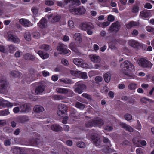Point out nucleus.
<instances>
[{
	"label": "nucleus",
	"mask_w": 154,
	"mask_h": 154,
	"mask_svg": "<svg viewBox=\"0 0 154 154\" xmlns=\"http://www.w3.org/2000/svg\"><path fill=\"white\" fill-rule=\"evenodd\" d=\"M79 77H81L83 79H86L87 78V73L85 72L80 71L79 73Z\"/></svg>",
	"instance_id": "c03bdc74"
},
{
	"label": "nucleus",
	"mask_w": 154,
	"mask_h": 154,
	"mask_svg": "<svg viewBox=\"0 0 154 154\" xmlns=\"http://www.w3.org/2000/svg\"><path fill=\"white\" fill-rule=\"evenodd\" d=\"M62 63L64 66H67L69 65V63L68 60L64 58L61 60Z\"/></svg>",
	"instance_id": "6e6d98bb"
},
{
	"label": "nucleus",
	"mask_w": 154,
	"mask_h": 154,
	"mask_svg": "<svg viewBox=\"0 0 154 154\" xmlns=\"http://www.w3.org/2000/svg\"><path fill=\"white\" fill-rule=\"evenodd\" d=\"M128 44L130 46L134 48H138L141 45V43L134 40H131L129 41Z\"/></svg>",
	"instance_id": "a211bd4d"
},
{
	"label": "nucleus",
	"mask_w": 154,
	"mask_h": 154,
	"mask_svg": "<svg viewBox=\"0 0 154 154\" xmlns=\"http://www.w3.org/2000/svg\"><path fill=\"white\" fill-rule=\"evenodd\" d=\"M152 5L149 3H146L144 5V7L147 9H150L152 8Z\"/></svg>",
	"instance_id": "680f3d73"
},
{
	"label": "nucleus",
	"mask_w": 154,
	"mask_h": 154,
	"mask_svg": "<svg viewBox=\"0 0 154 154\" xmlns=\"http://www.w3.org/2000/svg\"><path fill=\"white\" fill-rule=\"evenodd\" d=\"M137 154H144V151L143 149L139 148L136 150Z\"/></svg>",
	"instance_id": "bf43d9fd"
},
{
	"label": "nucleus",
	"mask_w": 154,
	"mask_h": 154,
	"mask_svg": "<svg viewBox=\"0 0 154 154\" xmlns=\"http://www.w3.org/2000/svg\"><path fill=\"white\" fill-rule=\"evenodd\" d=\"M37 53L43 59H45L49 57V54L48 53H44L42 51H38Z\"/></svg>",
	"instance_id": "5701e85b"
},
{
	"label": "nucleus",
	"mask_w": 154,
	"mask_h": 154,
	"mask_svg": "<svg viewBox=\"0 0 154 154\" xmlns=\"http://www.w3.org/2000/svg\"><path fill=\"white\" fill-rule=\"evenodd\" d=\"M0 112L1 113V115L2 116H5L10 113L8 109L1 111Z\"/></svg>",
	"instance_id": "49530a36"
},
{
	"label": "nucleus",
	"mask_w": 154,
	"mask_h": 154,
	"mask_svg": "<svg viewBox=\"0 0 154 154\" xmlns=\"http://www.w3.org/2000/svg\"><path fill=\"white\" fill-rule=\"evenodd\" d=\"M17 104L15 103H12L8 101L4 100L1 98H0V106L3 107H11L13 106H16Z\"/></svg>",
	"instance_id": "ddd939ff"
},
{
	"label": "nucleus",
	"mask_w": 154,
	"mask_h": 154,
	"mask_svg": "<svg viewBox=\"0 0 154 154\" xmlns=\"http://www.w3.org/2000/svg\"><path fill=\"white\" fill-rule=\"evenodd\" d=\"M12 151H13V152L14 153L22 152L21 149L18 147L14 148L13 149H12Z\"/></svg>",
	"instance_id": "3c124183"
},
{
	"label": "nucleus",
	"mask_w": 154,
	"mask_h": 154,
	"mask_svg": "<svg viewBox=\"0 0 154 154\" xmlns=\"http://www.w3.org/2000/svg\"><path fill=\"white\" fill-rule=\"evenodd\" d=\"M11 75L14 77H17L20 76L22 74L20 72L16 71H12L11 72Z\"/></svg>",
	"instance_id": "f704fd0d"
},
{
	"label": "nucleus",
	"mask_w": 154,
	"mask_h": 154,
	"mask_svg": "<svg viewBox=\"0 0 154 154\" xmlns=\"http://www.w3.org/2000/svg\"><path fill=\"white\" fill-rule=\"evenodd\" d=\"M20 107L19 108L18 107H16L13 109V111L15 113H17L20 112Z\"/></svg>",
	"instance_id": "052dcab7"
},
{
	"label": "nucleus",
	"mask_w": 154,
	"mask_h": 154,
	"mask_svg": "<svg viewBox=\"0 0 154 154\" xmlns=\"http://www.w3.org/2000/svg\"><path fill=\"white\" fill-rule=\"evenodd\" d=\"M120 25L118 22L113 23L109 28V31L111 32H116L119 29Z\"/></svg>",
	"instance_id": "2eb2a0df"
},
{
	"label": "nucleus",
	"mask_w": 154,
	"mask_h": 154,
	"mask_svg": "<svg viewBox=\"0 0 154 154\" xmlns=\"http://www.w3.org/2000/svg\"><path fill=\"white\" fill-rule=\"evenodd\" d=\"M48 19L52 22H54L58 21L60 18V17L59 15H55L50 14L48 15Z\"/></svg>",
	"instance_id": "412c9836"
},
{
	"label": "nucleus",
	"mask_w": 154,
	"mask_h": 154,
	"mask_svg": "<svg viewBox=\"0 0 154 154\" xmlns=\"http://www.w3.org/2000/svg\"><path fill=\"white\" fill-rule=\"evenodd\" d=\"M68 119V118L67 116H66L64 117L62 120V123L64 124H66L67 123Z\"/></svg>",
	"instance_id": "774afa93"
},
{
	"label": "nucleus",
	"mask_w": 154,
	"mask_h": 154,
	"mask_svg": "<svg viewBox=\"0 0 154 154\" xmlns=\"http://www.w3.org/2000/svg\"><path fill=\"white\" fill-rule=\"evenodd\" d=\"M86 88L85 85L83 84L82 81H79L75 84V91L79 94L82 93L83 90L85 89Z\"/></svg>",
	"instance_id": "0eeeda50"
},
{
	"label": "nucleus",
	"mask_w": 154,
	"mask_h": 154,
	"mask_svg": "<svg viewBox=\"0 0 154 154\" xmlns=\"http://www.w3.org/2000/svg\"><path fill=\"white\" fill-rule=\"evenodd\" d=\"M57 5L61 7H66V5H65V3L64 2V3L60 1H58L57 3Z\"/></svg>",
	"instance_id": "69168bd1"
},
{
	"label": "nucleus",
	"mask_w": 154,
	"mask_h": 154,
	"mask_svg": "<svg viewBox=\"0 0 154 154\" xmlns=\"http://www.w3.org/2000/svg\"><path fill=\"white\" fill-rule=\"evenodd\" d=\"M7 82H6L3 80H1L0 81V89H4L6 86Z\"/></svg>",
	"instance_id": "c9c22d12"
},
{
	"label": "nucleus",
	"mask_w": 154,
	"mask_h": 154,
	"mask_svg": "<svg viewBox=\"0 0 154 154\" xmlns=\"http://www.w3.org/2000/svg\"><path fill=\"white\" fill-rule=\"evenodd\" d=\"M68 25L69 27L73 28L74 27V24L72 20H70L68 22Z\"/></svg>",
	"instance_id": "13d9d810"
},
{
	"label": "nucleus",
	"mask_w": 154,
	"mask_h": 154,
	"mask_svg": "<svg viewBox=\"0 0 154 154\" xmlns=\"http://www.w3.org/2000/svg\"><path fill=\"white\" fill-rule=\"evenodd\" d=\"M121 68L124 69V70H126L128 72H124V74L126 75L129 76L128 72L132 71L134 69V67L130 62L128 61H125L123 63L121 64Z\"/></svg>",
	"instance_id": "7ed1b4c3"
},
{
	"label": "nucleus",
	"mask_w": 154,
	"mask_h": 154,
	"mask_svg": "<svg viewBox=\"0 0 154 154\" xmlns=\"http://www.w3.org/2000/svg\"><path fill=\"white\" fill-rule=\"evenodd\" d=\"M56 91L57 93L64 94L68 97H72L73 94L72 91L69 88L58 87L56 88Z\"/></svg>",
	"instance_id": "20e7f679"
},
{
	"label": "nucleus",
	"mask_w": 154,
	"mask_h": 154,
	"mask_svg": "<svg viewBox=\"0 0 154 154\" xmlns=\"http://www.w3.org/2000/svg\"><path fill=\"white\" fill-rule=\"evenodd\" d=\"M9 48V51L10 53H13L15 51L17 48L12 45H8Z\"/></svg>",
	"instance_id": "e433bc0d"
},
{
	"label": "nucleus",
	"mask_w": 154,
	"mask_h": 154,
	"mask_svg": "<svg viewBox=\"0 0 154 154\" xmlns=\"http://www.w3.org/2000/svg\"><path fill=\"white\" fill-rule=\"evenodd\" d=\"M80 67L84 68H89L88 65L87 63L84 62L83 60Z\"/></svg>",
	"instance_id": "603ef678"
},
{
	"label": "nucleus",
	"mask_w": 154,
	"mask_h": 154,
	"mask_svg": "<svg viewBox=\"0 0 154 154\" xmlns=\"http://www.w3.org/2000/svg\"><path fill=\"white\" fill-rule=\"evenodd\" d=\"M87 137L94 142L96 146L99 147H100L103 146V143L101 141V140H103V142L107 144L109 147L111 146L110 141L108 138L103 137L101 138L100 139L99 136L97 134L94 133L90 137L89 136H87Z\"/></svg>",
	"instance_id": "f257e3e1"
},
{
	"label": "nucleus",
	"mask_w": 154,
	"mask_h": 154,
	"mask_svg": "<svg viewBox=\"0 0 154 154\" xmlns=\"http://www.w3.org/2000/svg\"><path fill=\"white\" fill-rule=\"evenodd\" d=\"M44 90V86L41 85L38 86L35 90L34 89H32L31 91L32 94L36 93L37 94H41Z\"/></svg>",
	"instance_id": "dca6fc26"
},
{
	"label": "nucleus",
	"mask_w": 154,
	"mask_h": 154,
	"mask_svg": "<svg viewBox=\"0 0 154 154\" xmlns=\"http://www.w3.org/2000/svg\"><path fill=\"white\" fill-rule=\"evenodd\" d=\"M115 19L114 17L112 15H109L107 18V20L109 22H112Z\"/></svg>",
	"instance_id": "5fc2aeb1"
},
{
	"label": "nucleus",
	"mask_w": 154,
	"mask_h": 154,
	"mask_svg": "<svg viewBox=\"0 0 154 154\" xmlns=\"http://www.w3.org/2000/svg\"><path fill=\"white\" fill-rule=\"evenodd\" d=\"M104 79L105 82H110L111 79V74L109 73L108 72L105 74L104 75Z\"/></svg>",
	"instance_id": "473e14b6"
},
{
	"label": "nucleus",
	"mask_w": 154,
	"mask_h": 154,
	"mask_svg": "<svg viewBox=\"0 0 154 154\" xmlns=\"http://www.w3.org/2000/svg\"><path fill=\"white\" fill-rule=\"evenodd\" d=\"M128 87L129 89L134 90L135 89L137 88V85L136 84L131 83L129 84Z\"/></svg>",
	"instance_id": "a19ab883"
},
{
	"label": "nucleus",
	"mask_w": 154,
	"mask_h": 154,
	"mask_svg": "<svg viewBox=\"0 0 154 154\" xmlns=\"http://www.w3.org/2000/svg\"><path fill=\"white\" fill-rule=\"evenodd\" d=\"M11 144L10 140L9 139H6L4 141V145L6 146H9Z\"/></svg>",
	"instance_id": "338daca9"
},
{
	"label": "nucleus",
	"mask_w": 154,
	"mask_h": 154,
	"mask_svg": "<svg viewBox=\"0 0 154 154\" xmlns=\"http://www.w3.org/2000/svg\"><path fill=\"white\" fill-rule=\"evenodd\" d=\"M77 146L78 147L81 148H84L85 146V145L84 143L82 141L78 142L77 143Z\"/></svg>",
	"instance_id": "de8ad7c7"
},
{
	"label": "nucleus",
	"mask_w": 154,
	"mask_h": 154,
	"mask_svg": "<svg viewBox=\"0 0 154 154\" xmlns=\"http://www.w3.org/2000/svg\"><path fill=\"white\" fill-rule=\"evenodd\" d=\"M34 110L35 112L38 113H40L44 110V109L42 106H41L36 105L34 107Z\"/></svg>",
	"instance_id": "393cba45"
},
{
	"label": "nucleus",
	"mask_w": 154,
	"mask_h": 154,
	"mask_svg": "<svg viewBox=\"0 0 154 154\" xmlns=\"http://www.w3.org/2000/svg\"><path fill=\"white\" fill-rule=\"evenodd\" d=\"M40 49L47 51L49 49V46L47 45L43 44L40 46Z\"/></svg>",
	"instance_id": "79ce46f5"
},
{
	"label": "nucleus",
	"mask_w": 154,
	"mask_h": 154,
	"mask_svg": "<svg viewBox=\"0 0 154 154\" xmlns=\"http://www.w3.org/2000/svg\"><path fill=\"white\" fill-rule=\"evenodd\" d=\"M82 62V60L81 59L75 58L73 60V63L76 65L80 67Z\"/></svg>",
	"instance_id": "2f4dec72"
},
{
	"label": "nucleus",
	"mask_w": 154,
	"mask_h": 154,
	"mask_svg": "<svg viewBox=\"0 0 154 154\" xmlns=\"http://www.w3.org/2000/svg\"><path fill=\"white\" fill-rule=\"evenodd\" d=\"M139 7L137 5L134 6L132 8L131 11L133 13H136L138 12Z\"/></svg>",
	"instance_id": "37998d69"
},
{
	"label": "nucleus",
	"mask_w": 154,
	"mask_h": 154,
	"mask_svg": "<svg viewBox=\"0 0 154 154\" xmlns=\"http://www.w3.org/2000/svg\"><path fill=\"white\" fill-rule=\"evenodd\" d=\"M64 2L65 3V5H66L69 4V9L71 8H73L74 6L73 5H79L80 4V2L79 0H64Z\"/></svg>",
	"instance_id": "9d476101"
},
{
	"label": "nucleus",
	"mask_w": 154,
	"mask_h": 154,
	"mask_svg": "<svg viewBox=\"0 0 154 154\" xmlns=\"http://www.w3.org/2000/svg\"><path fill=\"white\" fill-rule=\"evenodd\" d=\"M74 38L77 42L80 43L82 40L81 36L80 33H76L74 34Z\"/></svg>",
	"instance_id": "bb28decb"
},
{
	"label": "nucleus",
	"mask_w": 154,
	"mask_h": 154,
	"mask_svg": "<svg viewBox=\"0 0 154 154\" xmlns=\"http://www.w3.org/2000/svg\"><path fill=\"white\" fill-rule=\"evenodd\" d=\"M110 24V22L109 21H106L102 23H100L99 24V26L103 28H105L109 26Z\"/></svg>",
	"instance_id": "58836bf2"
},
{
	"label": "nucleus",
	"mask_w": 154,
	"mask_h": 154,
	"mask_svg": "<svg viewBox=\"0 0 154 154\" xmlns=\"http://www.w3.org/2000/svg\"><path fill=\"white\" fill-rule=\"evenodd\" d=\"M24 37L27 41H29L31 40V36L30 32L28 31H26L25 33Z\"/></svg>",
	"instance_id": "c756f323"
},
{
	"label": "nucleus",
	"mask_w": 154,
	"mask_h": 154,
	"mask_svg": "<svg viewBox=\"0 0 154 154\" xmlns=\"http://www.w3.org/2000/svg\"><path fill=\"white\" fill-rule=\"evenodd\" d=\"M24 58L26 60H34L35 59V57L30 54L27 53L24 55Z\"/></svg>",
	"instance_id": "c85d7f7f"
},
{
	"label": "nucleus",
	"mask_w": 154,
	"mask_h": 154,
	"mask_svg": "<svg viewBox=\"0 0 154 154\" xmlns=\"http://www.w3.org/2000/svg\"><path fill=\"white\" fill-rule=\"evenodd\" d=\"M20 23L25 27H30L32 25V23L28 20L22 18L19 20Z\"/></svg>",
	"instance_id": "f3484780"
},
{
	"label": "nucleus",
	"mask_w": 154,
	"mask_h": 154,
	"mask_svg": "<svg viewBox=\"0 0 154 154\" xmlns=\"http://www.w3.org/2000/svg\"><path fill=\"white\" fill-rule=\"evenodd\" d=\"M65 97L61 95H54L53 96V99L55 100H60L64 99Z\"/></svg>",
	"instance_id": "4c0bfd02"
},
{
	"label": "nucleus",
	"mask_w": 154,
	"mask_h": 154,
	"mask_svg": "<svg viewBox=\"0 0 154 154\" xmlns=\"http://www.w3.org/2000/svg\"><path fill=\"white\" fill-rule=\"evenodd\" d=\"M32 36L35 39H38L40 37V34L38 32H35L32 33Z\"/></svg>",
	"instance_id": "a18cd8bd"
},
{
	"label": "nucleus",
	"mask_w": 154,
	"mask_h": 154,
	"mask_svg": "<svg viewBox=\"0 0 154 154\" xmlns=\"http://www.w3.org/2000/svg\"><path fill=\"white\" fill-rule=\"evenodd\" d=\"M48 19L52 22H54L58 21L60 18V17L59 15H55L50 14L48 15Z\"/></svg>",
	"instance_id": "aec40b11"
},
{
	"label": "nucleus",
	"mask_w": 154,
	"mask_h": 154,
	"mask_svg": "<svg viewBox=\"0 0 154 154\" xmlns=\"http://www.w3.org/2000/svg\"><path fill=\"white\" fill-rule=\"evenodd\" d=\"M125 119L128 121L130 120L132 118V116L129 114H126L125 115Z\"/></svg>",
	"instance_id": "e2e57ef3"
},
{
	"label": "nucleus",
	"mask_w": 154,
	"mask_h": 154,
	"mask_svg": "<svg viewBox=\"0 0 154 154\" xmlns=\"http://www.w3.org/2000/svg\"><path fill=\"white\" fill-rule=\"evenodd\" d=\"M85 9L84 7H81L75 8L74 7L73 8H70V11L72 14L75 15H81L84 14L85 12Z\"/></svg>",
	"instance_id": "423d86ee"
},
{
	"label": "nucleus",
	"mask_w": 154,
	"mask_h": 154,
	"mask_svg": "<svg viewBox=\"0 0 154 154\" xmlns=\"http://www.w3.org/2000/svg\"><path fill=\"white\" fill-rule=\"evenodd\" d=\"M133 142L134 144L136 146H138L139 145V141L136 138H134L133 140Z\"/></svg>",
	"instance_id": "4d7b16f0"
},
{
	"label": "nucleus",
	"mask_w": 154,
	"mask_h": 154,
	"mask_svg": "<svg viewBox=\"0 0 154 154\" xmlns=\"http://www.w3.org/2000/svg\"><path fill=\"white\" fill-rule=\"evenodd\" d=\"M51 128L52 130L56 131H60L62 129V127L57 124L53 125L51 126Z\"/></svg>",
	"instance_id": "b1692460"
},
{
	"label": "nucleus",
	"mask_w": 154,
	"mask_h": 154,
	"mask_svg": "<svg viewBox=\"0 0 154 154\" xmlns=\"http://www.w3.org/2000/svg\"><path fill=\"white\" fill-rule=\"evenodd\" d=\"M80 72V71L72 70H70V73L71 75L75 77H79Z\"/></svg>",
	"instance_id": "72a5a7b5"
},
{
	"label": "nucleus",
	"mask_w": 154,
	"mask_h": 154,
	"mask_svg": "<svg viewBox=\"0 0 154 154\" xmlns=\"http://www.w3.org/2000/svg\"><path fill=\"white\" fill-rule=\"evenodd\" d=\"M67 106L64 104L59 105L57 111L58 115L60 116H63V114L67 113Z\"/></svg>",
	"instance_id": "6e6552de"
},
{
	"label": "nucleus",
	"mask_w": 154,
	"mask_h": 154,
	"mask_svg": "<svg viewBox=\"0 0 154 154\" xmlns=\"http://www.w3.org/2000/svg\"><path fill=\"white\" fill-rule=\"evenodd\" d=\"M138 25L137 23L134 21H131L126 24V27L128 28H130L133 26Z\"/></svg>",
	"instance_id": "7c9ffc66"
},
{
	"label": "nucleus",
	"mask_w": 154,
	"mask_h": 154,
	"mask_svg": "<svg viewBox=\"0 0 154 154\" xmlns=\"http://www.w3.org/2000/svg\"><path fill=\"white\" fill-rule=\"evenodd\" d=\"M103 121L100 118H96L94 119H88V121L85 123L86 127H89L91 126L101 127L103 125Z\"/></svg>",
	"instance_id": "f03ea898"
},
{
	"label": "nucleus",
	"mask_w": 154,
	"mask_h": 154,
	"mask_svg": "<svg viewBox=\"0 0 154 154\" xmlns=\"http://www.w3.org/2000/svg\"><path fill=\"white\" fill-rule=\"evenodd\" d=\"M38 25L41 28H45L46 25V20L45 18H42L38 23Z\"/></svg>",
	"instance_id": "a878e982"
},
{
	"label": "nucleus",
	"mask_w": 154,
	"mask_h": 154,
	"mask_svg": "<svg viewBox=\"0 0 154 154\" xmlns=\"http://www.w3.org/2000/svg\"><path fill=\"white\" fill-rule=\"evenodd\" d=\"M61 82H63L65 84H68L70 82V81L66 78H63L59 80Z\"/></svg>",
	"instance_id": "09e8293b"
},
{
	"label": "nucleus",
	"mask_w": 154,
	"mask_h": 154,
	"mask_svg": "<svg viewBox=\"0 0 154 154\" xmlns=\"http://www.w3.org/2000/svg\"><path fill=\"white\" fill-rule=\"evenodd\" d=\"M75 106L77 108H78L81 110L83 109L85 106L84 104L79 102H77L76 103Z\"/></svg>",
	"instance_id": "ea45409f"
},
{
	"label": "nucleus",
	"mask_w": 154,
	"mask_h": 154,
	"mask_svg": "<svg viewBox=\"0 0 154 154\" xmlns=\"http://www.w3.org/2000/svg\"><path fill=\"white\" fill-rule=\"evenodd\" d=\"M140 15L142 18H148L149 16V13L147 11H144L140 12Z\"/></svg>",
	"instance_id": "cd10ccee"
},
{
	"label": "nucleus",
	"mask_w": 154,
	"mask_h": 154,
	"mask_svg": "<svg viewBox=\"0 0 154 154\" xmlns=\"http://www.w3.org/2000/svg\"><path fill=\"white\" fill-rule=\"evenodd\" d=\"M7 35L6 37L8 40L17 44H19L20 42L19 38L17 36L11 34L10 32H8Z\"/></svg>",
	"instance_id": "1a4fd4ad"
},
{
	"label": "nucleus",
	"mask_w": 154,
	"mask_h": 154,
	"mask_svg": "<svg viewBox=\"0 0 154 154\" xmlns=\"http://www.w3.org/2000/svg\"><path fill=\"white\" fill-rule=\"evenodd\" d=\"M82 97L88 99L89 100L91 99L90 96L86 93H84L82 94Z\"/></svg>",
	"instance_id": "0e129e2a"
},
{
	"label": "nucleus",
	"mask_w": 154,
	"mask_h": 154,
	"mask_svg": "<svg viewBox=\"0 0 154 154\" xmlns=\"http://www.w3.org/2000/svg\"><path fill=\"white\" fill-rule=\"evenodd\" d=\"M139 65L143 67H150L152 66L151 63L144 58H141L139 60Z\"/></svg>",
	"instance_id": "f8f14e48"
},
{
	"label": "nucleus",
	"mask_w": 154,
	"mask_h": 154,
	"mask_svg": "<svg viewBox=\"0 0 154 154\" xmlns=\"http://www.w3.org/2000/svg\"><path fill=\"white\" fill-rule=\"evenodd\" d=\"M57 50L58 51L59 54H66L69 55L71 51L66 48V46L63 44H60L57 48Z\"/></svg>",
	"instance_id": "39448f33"
},
{
	"label": "nucleus",
	"mask_w": 154,
	"mask_h": 154,
	"mask_svg": "<svg viewBox=\"0 0 154 154\" xmlns=\"http://www.w3.org/2000/svg\"><path fill=\"white\" fill-rule=\"evenodd\" d=\"M120 125L121 126L126 130L130 132H132L133 131V129L130 126L127 125L123 123H120Z\"/></svg>",
	"instance_id": "4be33fe9"
},
{
	"label": "nucleus",
	"mask_w": 154,
	"mask_h": 154,
	"mask_svg": "<svg viewBox=\"0 0 154 154\" xmlns=\"http://www.w3.org/2000/svg\"><path fill=\"white\" fill-rule=\"evenodd\" d=\"M89 57L91 61L94 63H98L100 62V57L96 54H90L89 55Z\"/></svg>",
	"instance_id": "6ab92c4d"
},
{
	"label": "nucleus",
	"mask_w": 154,
	"mask_h": 154,
	"mask_svg": "<svg viewBox=\"0 0 154 154\" xmlns=\"http://www.w3.org/2000/svg\"><path fill=\"white\" fill-rule=\"evenodd\" d=\"M31 106L30 104L25 103L22 104L20 106V112H29Z\"/></svg>",
	"instance_id": "4468645a"
},
{
	"label": "nucleus",
	"mask_w": 154,
	"mask_h": 154,
	"mask_svg": "<svg viewBox=\"0 0 154 154\" xmlns=\"http://www.w3.org/2000/svg\"><path fill=\"white\" fill-rule=\"evenodd\" d=\"M80 27L82 29L86 30L88 29H93L94 26L91 23L84 22L80 24Z\"/></svg>",
	"instance_id": "9b49d317"
},
{
	"label": "nucleus",
	"mask_w": 154,
	"mask_h": 154,
	"mask_svg": "<svg viewBox=\"0 0 154 154\" xmlns=\"http://www.w3.org/2000/svg\"><path fill=\"white\" fill-rule=\"evenodd\" d=\"M45 4L48 5H53L54 4V2L52 0H47L45 2Z\"/></svg>",
	"instance_id": "864d4df0"
},
{
	"label": "nucleus",
	"mask_w": 154,
	"mask_h": 154,
	"mask_svg": "<svg viewBox=\"0 0 154 154\" xmlns=\"http://www.w3.org/2000/svg\"><path fill=\"white\" fill-rule=\"evenodd\" d=\"M70 49L74 52L77 53L78 51L76 48L74 46V44L71 43L70 45Z\"/></svg>",
	"instance_id": "8fccbe9b"
}]
</instances>
